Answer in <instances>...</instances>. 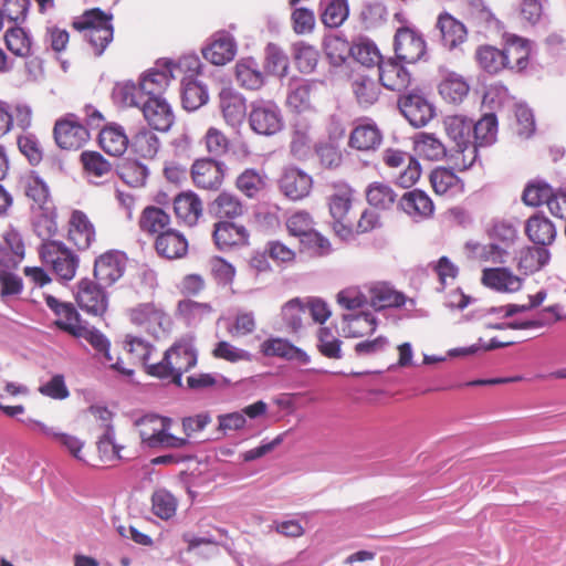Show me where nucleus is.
Segmentation results:
<instances>
[{
	"label": "nucleus",
	"mask_w": 566,
	"mask_h": 566,
	"mask_svg": "<svg viewBox=\"0 0 566 566\" xmlns=\"http://www.w3.org/2000/svg\"><path fill=\"white\" fill-rule=\"evenodd\" d=\"M481 282L499 293H516L522 289L524 280L509 268H486L482 271Z\"/></svg>",
	"instance_id": "nucleus-17"
},
{
	"label": "nucleus",
	"mask_w": 566,
	"mask_h": 566,
	"mask_svg": "<svg viewBox=\"0 0 566 566\" xmlns=\"http://www.w3.org/2000/svg\"><path fill=\"white\" fill-rule=\"evenodd\" d=\"M377 328L376 317L368 312L349 313L343 315L342 331L345 337H363Z\"/></svg>",
	"instance_id": "nucleus-31"
},
{
	"label": "nucleus",
	"mask_w": 566,
	"mask_h": 566,
	"mask_svg": "<svg viewBox=\"0 0 566 566\" xmlns=\"http://www.w3.org/2000/svg\"><path fill=\"white\" fill-rule=\"evenodd\" d=\"M98 137L102 149L114 157L122 156L129 144L124 128L116 124L104 127Z\"/></svg>",
	"instance_id": "nucleus-36"
},
{
	"label": "nucleus",
	"mask_w": 566,
	"mask_h": 566,
	"mask_svg": "<svg viewBox=\"0 0 566 566\" xmlns=\"http://www.w3.org/2000/svg\"><path fill=\"white\" fill-rule=\"evenodd\" d=\"M465 249L472 256L482 262L501 264L506 261L509 252L496 243L481 244L479 242H467Z\"/></svg>",
	"instance_id": "nucleus-50"
},
{
	"label": "nucleus",
	"mask_w": 566,
	"mask_h": 566,
	"mask_svg": "<svg viewBox=\"0 0 566 566\" xmlns=\"http://www.w3.org/2000/svg\"><path fill=\"white\" fill-rule=\"evenodd\" d=\"M113 98L124 106H136L138 108L145 99L142 91H139V84L136 85L133 82L116 84L113 90Z\"/></svg>",
	"instance_id": "nucleus-61"
},
{
	"label": "nucleus",
	"mask_w": 566,
	"mask_h": 566,
	"mask_svg": "<svg viewBox=\"0 0 566 566\" xmlns=\"http://www.w3.org/2000/svg\"><path fill=\"white\" fill-rule=\"evenodd\" d=\"M384 164L391 169H398L396 182L402 188L412 187L421 175V168L417 159L408 153L387 148L382 151Z\"/></svg>",
	"instance_id": "nucleus-7"
},
{
	"label": "nucleus",
	"mask_w": 566,
	"mask_h": 566,
	"mask_svg": "<svg viewBox=\"0 0 566 566\" xmlns=\"http://www.w3.org/2000/svg\"><path fill=\"white\" fill-rule=\"evenodd\" d=\"M45 303L56 316L55 324L59 328L75 336L83 327L80 315L72 303L61 302L52 295L45 296Z\"/></svg>",
	"instance_id": "nucleus-23"
},
{
	"label": "nucleus",
	"mask_w": 566,
	"mask_h": 566,
	"mask_svg": "<svg viewBox=\"0 0 566 566\" xmlns=\"http://www.w3.org/2000/svg\"><path fill=\"white\" fill-rule=\"evenodd\" d=\"M322 22L328 28L339 27L348 15L346 0H323Z\"/></svg>",
	"instance_id": "nucleus-58"
},
{
	"label": "nucleus",
	"mask_w": 566,
	"mask_h": 566,
	"mask_svg": "<svg viewBox=\"0 0 566 566\" xmlns=\"http://www.w3.org/2000/svg\"><path fill=\"white\" fill-rule=\"evenodd\" d=\"M470 86L463 76L447 72L439 84L440 95L450 103H460L468 95Z\"/></svg>",
	"instance_id": "nucleus-40"
},
{
	"label": "nucleus",
	"mask_w": 566,
	"mask_h": 566,
	"mask_svg": "<svg viewBox=\"0 0 566 566\" xmlns=\"http://www.w3.org/2000/svg\"><path fill=\"white\" fill-rule=\"evenodd\" d=\"M155 249L161 258L174 260L182 258L187 253L188 242L179 231L167 229L157 235Z\"/></svg>",
	"instance_id": "nucleus-28"
},
{
	"label": "nucleus",
	"mask_w": 566,
	"mask_h": 566,
	"mask_svg": "<svg viewBox=\"0 0 566 566\" xmlns=\"http://www.w3.org/2000/svg\"><path fill=\"white\" fill-rule=\"evenodd\" d=\"M25 196L32 201L31 210L53 207L46 184L39 176H29L24 186Z\"/></svg>",
	"instance_id": "nucleus-48"
},
{
	"label": "nucleus",
	"mask_w": 566,
	"mask_h": 566,
	"mask_svg": "<svg viewBox=\"0 0 566 566\" xmlns=\"http://www.w3.org/2000/svg\"><path fill=\"white\" fill-rule=\"evenodd\" d=\"M430 182L438 195H453L462 188L458 176L446 168L433 170L430 175Z\"/></svg>",
	"instance_id": "nucleus-56"
},
{
	"label": "nucleus",
	"mask_w": 566,
	"mask_h": 566,
	"mask_svg": "<svg viewBox=\"0 0 566 566\" xmlns=\"http://www.w3.org/2000/svg\"><path fill=\"white\" fill-rule=\"evenodd\" d=\"M382 135L375 123L364 122L358 124L350 133L348 145L357 150H373L379 147Z\"/></svg>",
	"instance_id": "nucleus-30"
},
{
	"label": "nucleus",
	"mask_w": 566,
	"mask_h": 566,
	"mask_svg": "<svg viewBox=\"0 0 566 566\" xmlns=\"http://www.w3.org/2000/svg\"><path fill=\"white\" fill-rule=\"evenodd\" d=\"M399 207L416 222L430 219L434 212L433 201L420 189L405 192L399 201Z\"/></svg>",
	"instance_id": "nucleus-20"
},
{
	"label": "nucleus",
	"mask_w": 566,
	"mask_h": 566,
	"mask_svg": "<svg viewBox=\"0 0 566 566\" xmlns=\"http://www.w3.org/2000/svg\"><path fill=\"white\" fill-rule=\"evenodd\" d=\"M437 25L441 33L442 43L449 50L458 48L467 40L464 24L448 13L440 14Z\"/></svg>",
	"instance_id": "nucleus-35"
},
{
	"label": "nucleus",
	"mask_w": 566,
	"mask_h": 566,
	"mask_svg": "<svg viewBox=\"0 0 566 566\" xmlns=\"http://www.w3.org/2000/svg\"><path fill=\"white\" fill-rule=\"evenodd\" d=\"M53 134L57 146L67 150L78 149L90 139L88 129L74 115L59 119Z\"/></svg>",
	"instance_id": "nucleus-11"
},
{
	"label": "nucleus",
	"mask_w": 566,
	"mask_h": 566,
	"mask_svg": "<svg viewBox=\"0 0 566 566\" xmlns=\"http://www.w3.org/2000/svg\"><path fill=\"white\" fill-rule=\"evenodd\" d=\"M289 233L300 240L305 235H312L311 231L314 229V221L312 216L304 210H298L292 213L285 221Z\"/></svg>",
	"instance_id": "nucleus-63"
},
{
	"label": "nucleus",
	"mask_w": 566,
	"mask_h": 566,
	"mask_svg": "<svg viewBox=\"0 0 566 566\" xmlns=\"http://www.w3.org/2000/svg\"><path fill=\"white\" fill-rule=\"evenodd\" d=\"M378 70L381 85L389 91L403 92L411 83L409 71L394 59L381 61Z\"/></svg>",
	"instance_id": "nucleus-21"
},
{
	"label": "nucleus",
	"mask_w": 566,
	"mask_h": 566,
	"mask_svg": "<svg viewBox=\"0 0 566 566\" xmlns=\"http://www.w3.org/2000/svg\"><path fill=\"white\" fill-rule=\"evenodd\" d=\"M24 255V244L19 232L9 230L3 235V245L0 244V264H15Z\"/></svg>",
	"instance_id": "nucleus-51"
},
{
	"label": "nucleus",
	"mask_w": 566,
	"mask_h": 566,
	"mask_svg": "<svg viewBox=\"0 0 566 566\" xmlns=\"http://www.w3.org/2000/svg\"><path fill=\"white\" fill-rule=\"evenodd\" d=\"M226 165L211 158L197 159L191 166L193 184L201 189L217 190L223 182Z\"/></svg>",
	"instance_id": "nucleus-12"
},
{
	"label": "nucleus",
	"mask_w": 566,
	"mask_h": 566,
	"mask_svg": "<svg viewBox=\"0 0 566 566\" xmlns=\"http://www.w3.org/2000/svg\"><path fill=\"white\" fill-rule=\"evenodd\" d=\"M474 140L480 146L492 145L497 135V119L494 114L484 115L472 127Z\"/></svg>",
	"instance_id": "nucleus-57"
},
{
	"label": "nucleus",
	"mask_w": 566,
	"mask_h": 566,
	"mask_svg": "<svg viewBox=\"0 0 566 566\" xmlns=\"http://www.w3.org/2000/svg\"><path fill=\"white\" fill-rule=\"evenodd\" d=\"M261 352L269 357H281L287 360H295L301 365L310 363V356L301 348L291 344L287 339L272 337L261 344Z\"/></svg>",
	"instance_id": "nucleus-27"
},
{
	"label": "nucleus",
	"mask_w": 566,
	"mask_h": 566,
	"mask_svg": "<svg viewBox=\"0 0 566 566\" xmlns=\"http://www.w3.org/2000/svg\"><path fill=\"white\" fill-rule=\"evenodd\" d=\"M237 188L249 198H255L266 186V176L249 168L242 171L235 181Z\"/></svg>",
	"instance_id": "nucleus-53"
},
{
	"label": "nucleus",
	"mask_w": 566,
	"mask_h": 566,
	"mask_svg": "<svg viewBox=\"0 0 566 566\" xmlns=\"http://www.w3.org/2000/svg\"><path fill=\"white\" fill-rule=\"evenodd\" d=\"M170 216L158 207H147L139 218V228L148 234H160L169 228Z\"/></svg>",
	"instance_id": "nucleus-44"
},
{
	"label": "nucleus",
	"mask_w": 566,
	"mask_h": 566,
	"mask_svg": "<svg viewBox=\"0 0 566 566\" xmlns=\"http://www.w3.org/2000/svg\"><path fill=\"white\" fill-rule=\"evenodd\" d=\"M475 60L479 66L490 74H497L507 66V56H503V51L492 45L479 46Z\"/></svg>",
	"instance_id": "nucleus-46"
},
{
	"label": "nucleus",
	"mask_w": 566,
	"mask_h": 566,
	"mask_svg": "<svg viewBox=\"0 0 566 566\" xmlns=\"http://www.w3.org/2000/svg\"><path fill=\"white\" fill-rule=\"evenodd\" d=\"M198 353L192 337L177 340L165 352L163 359L149 365L148 375L160 379H170L175 385L181 386L182 375L197 365Z\"/></svg>",
	"instance_id": "nucleus-1"
},
{
	"label": "nucleus",
	"mask_w": 566,
	"mask_h": 566,
	"mask_svg": "<svg viewBox=\"0 0 566 566\" xmlns=\"http://www.w3.org/2000/svg\"><path fill=\"white\" fill-rule=\"evenodd\" d=\"M557 308L555 306H549L538 313L536 318L533 319H514L510 323H500V324H488V327L495 329H530V328H538L545 325H548L557 319H559V315L556 312Z\"/></svg>",
	"instance_id": "nucleus-47"
},
{
	"label": "nucleus",
	"mask_w": 566,
	"mask_h": 566,
	"mask_svg": "<svg viewBox=\"0 0 566 566\" xmlns=\"http://www.w3.org/2000/svg\"><path fill=\"white\" fill-rule=\"evenodd\" d=\"M369 303L377 311L387 307H400L406 302L403 294L395 291L392 287L385 283L374 284L369 289Z\"/></svg>",
	"instance_id": "nucleus-39"
},
{
	"label": "nucleus",
	"mask_w": 566,
	"mask_h": 566,
	"mask_svg": "<svg viewBox=\"0 0 566 566\" xmlns=\"http://www.w3.org/2000/svg\"><path fill=\"white\" fill-rule=\"evenodd\" d=\"M219 108L224 122L235 128L247 116V99L234 88L223 87L219 93Z\"/></svg>",
	"instance_id": "nucleus-16"
},
{
	"label": "nucleus",
	"mask_w": 566,
	"mask_h": 566,
	"mask_svg": "<svg viewBox=\"0 0 566 566\" xmlns=\"http://www.w3.org/2000/svg\"><path fill=\"white\" fill-rule=\"evenodd\" d=\"M352 87L357 102L364 107L373 105L379 97V87L369 76H356L353 81Z\"/></svg>",
	"instance_id": "nucleus-55"
},
{
	"label": "nucleus",
	"mask_w": 566,
	"mask_h": 566,
	"mask_svg": "<svg viewBox=\"0 0 566 566\" xmlns=\"http://www.w3.org/2000/svg\"><path fill=\"white\" fill-rule=\"evenodd\" d=\"M209 101L208 88L201 82L192 77H184L181 81V103L189 112L197 111Z\"/></svg>",
	"instance_id": "nucleus-37"
},
{
	"label": "nucleus",
	"mask_w": 566,
	"mask_h": 566,
	"mask_svg": "<svg viewBox=\"0 0 566 566\" xmlns=\"http://www.w3.org/2000/svg\"><path fill=\"white\" fill-rule=\"evenodd\" d=\"M324 83L321 81H300L290 84L286 103L290 108L297 113L312 108V101Z\"/></svg>",
	"instance_id": "nucleus-22"
},
{
	"label": "nucleus",
	"mask_w": 566,
	"mask_h": 566,
	"mask_svg": "<svg viewBox=\"0 0 566 566\" xmlns=\"http://www.w3.org/2000/svg\"><path fill=\"white\" fill-rule=\"evenodd\" d=\"M209 212L218 218L233 219L243 214L244 206L235 195L223 191L209 205Z\"/></svg>",
	"instance_id": "nucleus-41"
},
{
	"label": "nucleus",
	"mask_w": 566,
	"mask_h": 566,
	"mask_svg": "<svg viewBox=\"0 0 566 566\" xmlns=\"http://www.w3.org/2000/svg\"><path fill=\"white\" fill-rule=\"evenodd\" d=\"M69 238L80 249L86 250L95 241V227L81 210H74L69 221Z\"/></svg>",
	"instance_id": "nucleus-26"
},
{
	"label": "nucleus",
	"mask_w": 566,
	"mask_h": 566,
	"mask_svg": "<svg viewBox=\"0 0 566 566\" xmlns=\"http://www.w3.org/2000/svg\"><path fill=\"white\" fill-rule=\"evenodd\" d=\"M549 259L547 249L526 247L516 255V268L522 274L530 275L542 270Z\"/></svg>",
	"instance_id": "nucleus-34"
},
{
	"label": "nucleus",
	"mask_w": 566,
	"mask_h": 566,
	"mask_svg": "<svg viewBox=\"0 0 566 566\" xmlns=\"http://www.w3.org/2000/svg\"><path fill=\"white\" fill-rule=\"evenodd\" d=\"M73 27L83 33L96 55H101L113 40L112 15L98 8L85 11L74 20Z\"/></svg>",
	"instance_id": "nucleus-3"
},
{
	"label": "nucleus",
	"mask_w": 566,
	"mask_h": 566,
	"mask_svg": "<svg viewBox=\"0 0 566 566\" xmlns=\"http://www.w3.org/2000/svg\"><path fill=\"white\" fill-rule=\"evenodd\" d=\"M366 198L370 206L387 210L391 208L397 199V193L389 185L384 182H373L366 190Z\"/></svg>",
	"instance_id": "nucleus-54"
},
{
	"label": "nucleus",
	"mask_w": 566,
	"mask_h": 566,
	"mask_svg": "<svg viewBox=\"0 0 566 566\" xmlns=\"http://www.w3.org/2000/svg\"><path fill=\"white\" fill-rule=\"evenodd\" d=\"M75 298L78 306L87 314L101 316L107 310V296L101 285L90 279L77 284Z\"/></svg>",
	"instance_id": "nucleus-14"
},
{
	"label": "nucleus",
	"mask_w": 566,
	"mask_h": 566,
	"mask_svg": "<svg viewBox=\"0 0 566 566\" xmlns=\"http://www.w3.org/2000/svg\"><path fill=\"white\" fill-rule=\"evenodd\" d=\"M398 104L402 115L415 127L426 126L434 116L432 104L418 92L400 96Z\"/></svg>",
	"instance_id": "nucleus-13"
},
{
	"label": "nucleus",
	"mask_w": 566,
	"mask_h": 566,
	"mask_svg": "<svg viewBox=\"0 0 566 566\" xmlns=\"http://www.w3.org/2000/svg\"><path fill=\"white\" fill-rule=\"evenodd\" d=\"M32 226L43 242L51 241L57 231L55 207L32 210Z\"/></svg>",
	"instance_id": "nucleus-45"
},
{
	"label": "nucleus",
	"mask_w": 566,
	"mask_h": 566,
	"mask_svg": "<svg viewBox=\"0 0 566 566\" xmlns=\"http://www.w3.org/2000/svg\"><path fill=\"white\" fill-rule=\"evenodd\" d=\"M525 232L528 239L537 245H549L556 238V228L554 223L543 214H534L525 226Z\"/></svg>",
	"instance_id": "nucleus-33"
},
{
	"label": "nucleus",
	"mask_w": 566,
	"mask_h": 566,
	"mask_svg": "<svg viewBox=\"0 0 566 566\" xmlns=\"http://www.w3.org/2000/svg\"><path fill=\"white\" fill-rule=\"evenodd\" d=\"M213 240L220 250L244 247L249 242V232L244 226L220 221L214 224Z\"/></svg>",
	"instance_id": "nucleus-24"
},
{
	"label": "nucleus",
	"mask_w": 566,
	"mask_h": 566,
	"mask_svg": "<svg viewBox=\"0 0 566 566\" xmlns=\"http://www.w3.org/2000/svg\"><path fill=\"white\" fill-rule=\"evenodd\" d=\"M4 41L7 49L18 57H29L33 54V42L31 35L22 28H11L6 32Z\"/></svg>",
	"instance_id": "nucleus-49"
},
{
	"label": "nucleus",
	"mask_w": 566,
	"mask_h": 566,
	"mask_svg": "<svg viewBox=\"0 0 566 566\" xmlns=\"http://www.w3.org/2000/svg\"><path fill=\"white\" fill-rule=\"evenodd\" d=\"M178 313L187 325L196 326L210 318L212 308L207 303L184 300L178 304Z\"/></svg>",
	"instance_id": "nucleus-52"
},
{
	"label": "nucleus",
	"mask_w": 566,
	"mask_h": 566,
	"mask_svg": "<svg viewBox=\"0 0 566 566\" xmlns=\"http://www.w3.org/2000/svg\"><path fill=\"white\" fill-rule=\"evenodd\" d=\"M395 52L400 61L415 63L423 56L426 42L416 30L400 28L395 35Z\"/></svg>",
	"instance_id": "nucleus-15"
},
{
	"label": "nucleus",
	"mask_w": 566,
	"mask_h": 566,
	"mask_svg": "<svg viewBox=\"0 0 566 566\" xmlns=\"http://www.w3.org/2000/svg\"><path fill=\"white\" fill-rule=\"evenodd\" d=\"M415 151L423 159L439 161L447 155L443 143L433 134L419 133L415 137Z\"/></svg>",
	"instance_id": "nucleus-43"
},
{
	"label": "nucleus",
	"mask_w": 566,
	"mask_h": 566,
	"mask_svg": "<svg viewBox=\"0 0 566 566\" xmlns=\"http://www.w3.org/2000/svg\"><path fill=\"white\" fill-rule=\"evenodd\" d=\"M130 321L144 327L156 338L165 336L171 327L170 316L154 303L139 304L129 312Z\"/></svg>",
	"instance_id": "nucleus-6"
},
{
	"label": "nucleus",
	"mask_w": 566,
	"mask_h": 566,
	"mask_svg": "<svg viewBox=\"0 0 566 566\" xmlns=\"http://www.w3.org/2000/svg\"><path fill=\"white\" fill-rule=\"evenodd\" d=\"M357 62L363 65L371 66L380 64L381 59L380 52L376 44L369 39L361 38L353 44V55Z\"/></svg>",
	"instance_id": "nucleus-59"
},
{
	"label": "nucleus",
	"mask_w": 566,
	"mask_h": 566,
	"mask_svg": "<svg viewBox=\"0 0 566 566\" xmlns=\"http://www.w3.org/2000/svg\"><path fill=\"white\" fill-rule=\"evenodd\" d=\"M125 268L124 255L107 252L101 255L94 264V276L99 284L112 285L123 276Z\"/></svg>",
	"instance_id": "nucleus-25"
},
{
	"label": "nucleus",
	"mask_w": 566,
	"mask_h": 566,
	"mask_svg": "<svg viewBox=\"0 0 566 566\" xmlns=\"http://www.w3.org/2000/svg\"><path fill=\"white\" fill-rule=\"evenodd\" d=\"M443 125L448 137L454 143L455 147L473 142L471 139L473 122L467 117L460 115L447 116Z\"/></svg>",
	"instance_id": "nucleus-42"
},
{
	"label": "nucleus",
	"mask_w": 566,
	"mask_h": 566,
	"mask_svg": "<svg viewBox=\"0 0 566 566\" xmlns=\"http://www.w3.org/2000/svg\"><path fill=\"white\" fill-rule=\"evenodd\" d=\"M318 51L303 42L294 45V60L297 69L302 73H311L315 70L318 62Z\"/></svg>",
	"instance_id": "nucleus-64"
},
{
	"label": "nucleus",
	"mask_w": 566,
	"mask_h": 566,
	"mask_svg": "<svg viewBox=\"0 0 566 566\" xmlns=\"http://www.w3.org/2000/svg\"><path fill=\"white\" fill-rule=\"evenodd\" d=\"M153 513L161 520H169L176 514L177 500L165 489L154 492L151 496Z\"/></svg>",
	"instance_id": "nucleus-60"
},
{
	"label": "nucleus",
	"mask_w": 566,
	"mask_h": 566,
	"mask_svg": "<svg viewBox=\"0 0 566 566\" xmlns=\"http://www.w3.org/2000/svg\"><path fill=\"white\" fill-rule=\"evenodd\" d=\"M352 201L353 189L347 184L333 185V192L328 197V208L333 220H347Z\"/></svg>",
	"instance_id": "nucleus-38"
},
{
	"label": "nucleus",
	"mask_w": 566,
	"mask_h": 566,
	"mask_svg": "<svg viewBox=\"0 0 566 566\" xmlns=\"http://www.w3.org/2000/svg\"><path fill=\"white\" fill-rule=\"evenodd\" d=\"M235 80L239 86L245 90H260L264 85V74L258 62L252 59H242L234 67Z\"/></svg>",
	"instance_id": "nucleus-32"
},
{
	"label": "nucleus",
	"mask_w": 566,
	"mask_h": 566,
	"mask_svg": "<svg viewBox=\"0 0 566 566\" xmlns=\"http://www.w3.org/2000/svg\"><path fill=\"white\" fill-rule=\"evenodd\" d=\"M326 55L334 65L343 64L349 55H353V45L342 36H329L324 42Z\"/></svg>",
	"instance_id": "nucleus-62"
},
{
	"label": "nucleus",
	"mask_w": 566,
	"mask_h": 566,
	"mask_svg": "<svg viewBox=\"0 0 566 566\" xmlns=\"http://www.w3.org/2000/svg\"><path fill=\"white\" fill-rule=\"evenodd\" d=\"M238 52L234 36L224 30L214 32L206 46L202 48L203 57L213 65H226L231 62Z\"/></svg>",
	"instance_id": "nucleus-10"
},
{
	"label": "nucleus",
	"mask_w": 566,
	"mask_h": 566,
	"mask_svg": "<svg viewBox=\"0 0 566 566\" xmlns=\"http://www.w3.org/2000/svg\"><path fill=\"white\" fill-rule=\"evenodd\" d=\"M174 78V67L170 60H159L155 66L145 72L139 80V91L144 98H164L163 94Z\"/></svg>",
	"instance_id": "nucleus-8"
},
{
	"label": "nucleus",
	"mask_w": 566,
	"mask_h": 566,
	"mask_svg": "<svg viewBox=\"0 0 566 566\" xmlns=\"http://www.w3.org/2000/svg\"><path fill=\"white\" fill-rule=\"evenodd\" d=\"M39 253L42 262L51 266L60 279L70 281L74 277L78 260L63 243L59 241L43 242Z\"/></svg>",
	"instance_id": "nucleus-5"
},
{
	"label": "nucleus",
	"mask_w": 566,
	"mask_h": 566,
	"mask_svg": "<svg viewBox=\"0 0 566 566\" xmlns=\"http://www.w3.org/2000/svg\"><path fill=\"white\" fill-rule=\"evenodd\" d=\"M281 193L292 201L306 198L313 188V178L306 171L289 166L282 170L277 181Z\"/></svg>",
	"instance_id": "nucleus-9"
},
{
	"label": "nucleus",
	"mask_w": 566,
	"mask_h": 566,
	"mask_svg": "<svg viewBox=\"0 0 566 566\" xmlns=\"http://www.w3.org/2000/svg\"><path fill=\"white\" fill-rule=\"evenodd\" d=\"M174 420L156 413H148L135 420L142 443L151 449H185L190 444L186 438L170 432Z\"/></svg>",
	"instance_id": "nucleus-2"
},
{
	"label": "nucleus",
	"mask_w": 566,
	"mask_h": 566,
	"mask_svg": "<svg viewBox=\"0 0 566 566\" xmlns=\"http://www.w3.org/2000/svg\"><path fill=\"white\" fill-rule=\"evenodd\" d=\"M144 118L156 130L167 132L174 123V113L165 98L147 97L140 105Z\"/></svg>",
	"instance_id": "nucleus-19"
},
{
	"label": "nucleus",
	"mask_w": 566,
	"mask_h": 566,
	"mask_svg": "<svg viewBox=\"0 0 566 566\" xmlns=\"http://www.w3.org/2000/svg\"><path fill=\"white\" fill-rule=\"evenodd\" d=\"M250 128L258 135L272 136L284 126L279 105L270 99H255L250 104Z\"/></svg>",
	"instance_id": "nucleus-4"
},
{
	"label": "nucleus",
	"mask_w": 566,
	"mask_h": 566,
	"mask_svg": "<svg viewBox=\"0 0 566 566\" xmlns=\"http://www.w3.org/2000/svg\"><path fill=\"white\" fill-rule=\"evenodd\" d=\"M503 56H507L506 69L521 72L526 69L531 54V43L527 39L513 33H503Z\"/></svg>",
	"instance_id": "nucleus-18"
},
{
	"label": "nucleus",
	"mask_w": 566,
	"mask_h": 566,
	"mask_svg": "<svg viewBox=\"0 0 566 566\" xmlns=\"http://www.w3.org/2000/svg\"><path fill=\"white\" fill-rule=\"evenodd\" d=\"M176 217L189 227L195 226L202 214L201 199L192 191L181 192L174 200Z\"/></svg>",
	"instance_id": "nucleus-29"
}]
</instances>
